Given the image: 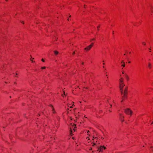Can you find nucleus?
I'll use <instances>...</instances> for the list:
<instances>
[{
	"mask_svg": "<svg viewBox=\"0 0 153 153\" xmlns=\"http://www.w3.org/2000/svg\"><path fill=\"white\" fill-rule=\"evenodd\" d=\"M125 112L127 114L131 115L133 112L129 108H127L125 110Z\"/></svg>",
	"mask_w": 153,
	"mask_h": 153,
	"instance_id": "obj_1",
	"label": "nucleus"
},
{
	"mask_svg": "<svg viewBox=\"0 0 153 153\" xmlns=\"http://www.w3.org/2000/svg\"><path fill=\"white\" fill-rule=\"evenodd\" d=\"M103 148L104 149H106V147H105L101 146L99 148H98V150L100 152H102V151Z\"/></svg>",
	"mask_w": 153,
	"mask_h": 153,
	"instance_id": "obj_2",
	"label": "nucleus"
},
{
	"mask_svg": "<svg viewBox=\"0 0 153 153\" xmlns=\"http://www.w3.org/2000/svg\"><path fill=\"white\" fill-rule=\"evenodd\" d=\"M120 116V120L122 121H123L124 120L123 119L124 118V117L123 116L122 114H119Z\"/></svg>",
	"mask_w": 153,
	"mask_h": 153,
	"instance_id": "obj_3",
	"label": "nucleus"
},
{
	"mask_svg": "<svg viewBox=\"0 0 153 153\" xmlns=\"http://www.w3.org/2000/svg\"><path fill=\"white\" fill-rule=\"evenodd\" d=\"M91 48V45H89L87 47L85 48V50H86V51H88Z\"/></svg>",
	"mask_w": 153,
	"mask_h": 153,
	"instance_id": "obj_4",
	"label": "nucleus"
},
{
	"mask_svg": "<svg viewBox=\"0 0 153 153\" xmlns=\"http://www.w3.org/2000/svg\"><path fill=\"white\" fill-rule=\"evenodd\" d=\"M127 87H126L125 88L124 91V96H125L127 93Z\"/></svg>",
	"mask_w": 153,
	"mask_h": 153,
	"instance_id": "obj_5",
	"label": "nucleus"
},
{
	"mask_svg": "<svg viewBox=\"0 0 153 153\" xmlns=\"http://www.w3.org/2000/svg\"><path fill=\"white\" fill-rule=\"evenodd\" d=\"M120 88H122L123 89V87L125 85L124 84H123V83H121L120 84Z\"/></svg>",
	"mask_w": 153,
	"mask_h": 153,
	"instance_id": "obj_6",
	"label": "nucleus"
},
{
	"mask_svg": "<svg viewBox=\"0 0 153 153\" xmlns=\"http://www.w3.org/2000/svg\"><path fill=\"white\" fill-rule=\"evenodd\" d=\"M54 54H55V55H57L58 54V53H59L58 52V51H54Z\"/></svg>",
	"mask_w": 153,
	"mask_h": 153,
	"instance_id": "obj_7",
	"label": "nucleus"
},
{
	"mask_svg": "<svg viewBox=\"0 0 153 153\" xmlns=\"http://www.w3.org/2000/svg\"><path fill=\"white\" fill-rule=\"evenodd\" d=\"M125 77H126V79L127 80H128L129 79V78L128 76L127 75H126V74L125 75Z\"/></svg>",
	"mask_w": 153,
	"mask_h": 153,
	"instance_id": "obj_8",
	"label": "nucleus"
},
{
	"mask_svg": "<svg viewBox=\"0 0 153 153\" xmlns=\"http://www.w3.org/2000/svg\"><path fill=\"white\" fill-rule=\"evenodd\" d=\"M121 63H123V64L122 65V66L123 67H124L125 66V65L124 64V63L123 62V61H122L121 62Z\"/></svg>",
	"mask_w": 153,
	"mask_h": 153,
	"instance_id": "obj_9",
	"label": "nucleus"
},
{
	"mask_svg": "<svg viewBox=\"0 0 153 153\" xmlns=\"http://www.w3.org/2000/svg\"><path fill=\"white\" fill-rule=\"evenodd\" d=\"M120 90L121 91V93H122V94H123V89H122L121 88H120Z\"/></svg>",
	"mask_w": 153,
	"mask_h": 153,
	"instance_id": "obj_10",
	"label": "nucleus"
},
{
	"mask_svg": "<svg viewBox=\"0 0 153 153\" xmlns=\"http://www.w3.org/2000/svg\"><path fill=\"white\" fill-rule=\"evenodd\" d=\"M148 67H149L150 68H151V64H150V63H148Z\"/></svg>",
	"mask_w": 153,
	"mask_h": 153,
	"instance_id": "obj_11",
	"label": "nucleus"
},
{
	"mask_svg": "<svg viewBox=\"0 0 153 153\" xmlns=\"http://www.w3.org/2000/svg\"><path fill=\"white\" fill-rule=\"evenodd\" d=\"M120 84H121V83H123V80H120Z\"/></svg>",
	"mask_w": 153,
	"mask_h": 153,
	"instance_id": "obj_12",
	"label": "nucleus"
},
{
	"mask_svg": "<svg viewBox=\"0 0 153 153\" xmlns=\"http://www.w3.org/2000/svg\"><path fill=\"white\" fill-rule=\"evenodd\" d=\"M71 130V128L70 130V133L71 135L72 134V133Z\"/></svg>",
	"mask_w": 153,
	"mask_h": 153,
	"instance_id": "obj_13",
	"label": "nucleus"
},
{
	"mask_svg": "<svg viewBox=\"0 0 153 153\" xmlns=\"http://www.w3.org/2000/svg\"><path fill=\"white\" fill-rule=\"evenodd\" d=\"M72 106H73V105H72V106H70L69 105H68V107H69L70 108H72Z\"/></svg>",
	"mask_w": 153,
	"mask_h": 153,
	"instance_id": "obj_14",
	"label": "nucleus"
},
{
	"mask_svg": "<svg viewBox=\"0 0 153 153\" xmlns=\"http://www.w3.org/2000/svg\"><path fill=\"white\" fill-rule=\"evenodd\" d=\"M93 45H94V43H92L90 45H91V47H92L93 46Z\"/></svg>",
	"mask_w": 153,
	"mask_h": 153,
	"instance_id": "obj_15",
	"label": "nucleus"
},
{
	"mask_svg": "<svg viewBox=\"0 0 153 153\" xmlns=\"http://www.w3.org/2000/svg\"><path fill=\"white\" fill-rule=\"evenodd\" d=\"M46 68L45 67H41V68L42 69H45Z\"/></svg>",
	"mask_w": 153,
	"mask_h": 153,
	"instance_id": "obj_16",
	"label": "nucleus"
},
{
	"mask_svg": "<svg viewBox=\"0 0 153 153\" xmlns=\"http://www.w3.org/2000/svg\"><path fill=\"white\" fill-rule=\"evenodd\" d=\"M75 125H74V124H73V128H75Z\"/></svg>",
	"mask_w": 153,
	"mask_h": 153,
	"instance_id": "obj_17",
	"label": "nucleus"
},
{
	"mask_svg": "<svg viewBox=\"0 0 153 153\" xmlns=\"http://www.w3.org/2000/svg\"><path fill=\"white\" fill-rule=\"evenodd\" d=\"M51 106L53 108V110H52L54 111V109L53 108V106L52 105H51Z\"/></svg>",
	"mask_w": 153,
	"mask_h": 153,
	"instance_id": "obj_18",
	"label": "nucleus"
},
{
	"mask_svg": "<svg viewBox=\"0 0 153 153\" xmlns=\"http://www.w3.org/2000/svg\"><path fill=\"white\" fill-rule=\"evenodd\" d=\"M42 61L43 62H45V61L43 59H42Z\"/></svg>",
	"mask_w": 153,
	"mask_h": 153,
	"instance_id": "obj_19",
	"label": "nucleus"
},
{
	"mask_svg": "<svg viewBox=\"0 0 153 153\" xmlns=\"http://www.w3.org/2000/svg\"><path fill=\"white\" fill-rule=\"evenodd\" d=\"M142 43L144 45H146V43H145V42H143Z\"/></svg>",
	"mask_w": 153,
	"mask_h": 153,
	"instance_id": "obj_20",
	"label": "nucleus"
},
{
	"mask_svg": "<svg viewBox=\"0 0 153 153\" xmlns=\"http://www.w3.org/2000/svg\"><path fill=\"white\" fill-rule=\"evenodd\" d=\"M120 80H123V79L122 78H121L120 79Z\"/></svg>",
	"mask_w": 153,
	"mask_h": 153,
	"instance_id": "obj_21",
	"label": "nucleus"
},
{
	"mask_svg": "<svg viewBox=\"0 0 153 153\" xmlns=\"http://www.w3.org/2000/svg\"><path fill=\"white\" fill-rule=\"evenodd\" d=\"M89 132V131H87V133L88 134Z\"/></svg>",
	"mask_w": 153,
	"mask_h": 153,
	"instance_id": "obj_22",
	"label": "nucleus"
},
{
	"mask_svg": "<svg viewBox=\"0 0 153 153\" xmlns=\"http://www.w3.org/2000/svg\"><path fill=\"white\" fill-rule=\"evenodd\" d=\"M95 39H92V40H95Z\"/></svg>",
	"mask_w": 153,
	"mask_h": 153,
	"instance_id": "obj_23",
	"label": "nucleus"
},
{
	"mask_svg": "<svg viewBox=\"0 0 153 153\" xmlns=\"http://www.w3.org/2000/svg\"><path fill=\"white\" fill-rule=\"evenodd\" d=\"M64 95H65V92L64 91Z\"/></svg>",
	"mask_w": 153,
	"mask_h": 153,
	"instance_id": "obj_24",
	"label": "nucleus"
},
{
	"mask_svg": "<svg viewBox=\"0 0 153 153\" xmlns=\"http://www.w3.org/2000/svg\"><path fill=\"white\" fill-rule=\"evenodd\" d=\"M100 27V26H98L97 27V29H98V30H99V28Z\"/></svg>",
	"mask_w": 153,
	"mask_h": 153,
	"instance_id": "obj_25",
	"label": "nucleus"
},
{
	"mask_svg": "<svg viewBox=\"0 0 153 153\" xmlns=\"http://www.w3.org/2000/svg\"><path fill=\"white\" fill-rule=\"evenodd\" d=\"M95 145V144L94 143H93V146H94V145Z\"/></svg>",
	"mask_w": 153,
	"mask_h": 153,
	"instance_id": "obj_26",
	"label": "nucleus"
},
{
	"mask_svg": "<svg viewBox=\"0 0 153 153\" xmlns=\"http://www.w3.org/2000/svg\"><path fill=\"white\" fill-rule=\"evenodd\" d=\"M53 113H55V111H53Z\"/></svg>",
	"mask_w": 153,
	"mask_h": 153,
	"instance_id": "obj_27",
	"label": "nucleus"
},
{
	"mask_svg": "<svg viewBox=\"0 0 153 153\" xmlns=\"http://www.w3.org/2000/svg\"><path fill=\"white\" fill-rule=\"evenodd\" d=\"M32 62H35V61H32Z\"/></svg>",
	"mask_w": 153,
	"mask_h": 153,
	"instance_id": "obj_28",
	"label": "nucleus"
},
{
	"mask_svg": "<svg viewBox=\"0 0 153 153\" xmlns=\"http://www.w3.org/2000/svg\"><path fill=\"white\" fill-rule=\"evenodd\" d=\"M149 50H151V48H149Z\"/></svg>",
	"mask_w": 153,
	"mask_h": 153,
	"instance_id": "obj_29",
	"label": "nucleus"
},
{
	"mask_svg": "<svg viewBox=\"0 0 153 153\" xmlns=\"http://www.w3.org/2000/svg\"><path fill=\"white\" fill-rule=\"evenodd\" d=\"M112 33H113V34L114 33V31H113Z\"/></svg>",
	"mask_w": 153,
	"mask_h": 153,
	"instance_id": "obj_30",
	"label": "nucleus"
},
{
	"mask_svg": "<svg viewBox=\"0 0 153 153\" xmlns=\"http://www.w3.org/2000/svg\"><path fill=\"white\" fill-rule=\"evenodd\" d=\"M130 62H130V61L128 62V63H130Z\"/></svg>",
	"mask_w": 153,
	"mask_h": 153,
	"instance_id": "obj_31",
	"label": "nucleus"
},
{
	"mask_svg": "<svg viewBox=\"0 0 153 153\" xmlns=\"http://www.w3.org/2000/svg\"><path fill=\"white\" fill-rule=\"evenodd\" d=\"M74 53H75V52H74L73 53V54H74Z\"/></svg>",
	"mask_w": 153,
	"mask_h": 153,
	"instance_id": "obj_32",
	"label": "nucleus"
},
{
	"mask_svg": "<svg viewBox=\"0 0 153 153\" xmlns=\"http://www.w3.org/2000/svg\"><path fill=\"white\" fill-rule=\"evenodd\" d=\"M67 110H68H68H69V109L68 108Z\"/></svg>",
	"mask_w": 153,
	"mask_h": 153,
	"instance_id": "obj_33",
	"label": "nucleus"
},
{
	"mask_svg": "<svg viewBox=\"0 0 153 153\" xmlns=\"http://www.w3.org/2000/svg\"><path fill=\"white\" fill-rule=\"evenodd\" d=\"M151 148H153V147L152 146H151Z\"/></svg>",
	"mask_w": 153,
	"mask_h": 153,
	"instance_id": "obj_34",
	"label": "nucleus"
},
{
	"mask_svg": "<svg viewBox=\"0 0 153 153\" xmlns=\"http://www.w3.org/2000/svg\"><path fill=\"white\" fill-rule=\"evenodd\" d=\"M67 20H68H68H69V19H68V18Z\"/></svg>",
	"mask_w": 153,
	"mask_h": 153,
	"instance_id": "obj_35",
	"label": "nucleus"
},
{
	"mask_svg": "<svg viewBox=\"0 0 153 153\" xmlns=\"http://www.w3.org/2000/svg\"><path fill=\"white\" fill-rule=\"evenodd\" d=\"M62 96L63 97H64L63 95V94H62Z\"/></svg>",
	"mask_w": 153,
	"mask_h": 153,
	"instance_id": "obj_36",
	"label": "nucleus"
},
{
	"mask_svg": "<svg viewBox=\"0 0 153 153\" xmlns=\"http://www.w3.org/2000/svg\"><path fill=\"white\" fill-rule=\"evenodd\" d=\"M153 123V122L152 123H151V124H152Z\"/></svg>",
	"mask_w": 153,
	"mask_h": 153,
	"instance_id": "obj_37",
	"label": "nucleus"
},
{
	"mask_svg": "<svg viewBox=\"0 0 153 153\" xmlns=\"http://www.w3.org/2000/svg\"><path fill=\"white\" fill-rule=\"evenodd\" d=\"M91 149H90V150H91Z\"/></svg>",
	"mask_w": 153,
	"mask_h": 153,
	"instance_id": "obj_38",
	"label": "nucleus"
},
{
	"mask_svg": "<svg viewBox=\"0 0 153 153\" xmlns=\"http://www.w3.org/2000/svg\"><path fill=\"white\" fill-rule=\"evenodd\" d=\"M84 7H85V5H84Z\"/></svg>",
	"mask_w": 153,
	"mask_h": 153,
	"instance_id": "obj_39",
	"label": "nucleus"
},
{
	"mask_svg": "<svg viewBox=\"0 0 153 153\" xmlns=\"http://www.w3.org/2000/svg\"><path fill=\"white\" fill-rule=\"evenodd\" d=\"M109 111H110V112H111V111H110V110H109Z\"/></svg>",
	"mask_w": 153,
	"mask_h": 153,
	"instance_id": "obj_40",
	"label": "nucleus"
},
{
	"mask_svg": "<svg viewBox=\"0 0 153 153\" xmlns=\"http://www.w3.org/2000/svg\"><path fill=\"white\" fill-rule=\"evenodd\" d=\"M32 59H34V58H32Z\"/></svg>",
	"mask_w": 153,
	"mask_h": 153,
	"instance_id": "obj_41",
	"label": "nucleus"
},
{
	"mask_svg": "<svg viewBox=\"0 0 153 153\" xmlns=\"http://www.w3.org/2000/svg\"><path fill=\"white\" fill-rule=\"evenodd\" d=\"M16 75H17V73H16Z\"/></svg>",
	"mask_w": 153,
	"mask_h": 153,
	"instance_id": "obj_42",
	"label": "nucleus"
},
{
	"mask_svg": "<svg viewBox=\"0 0 153 153\" xmlns=\"http://www.w3.org/2000/svg\"><path fill=\"white\" fill-rule=\"evenodd\" d=\"M105 64V63H103V65H104Z\"/></svg>",
	"mask_w": 153,
	"mask_h": 153,
	"instance_id": "obj_43",
	"label": "nucleus"
},
{
	"mask_svg": "<svg viewBox=\"0 0 153 153\" xmlns=\"http://www.w3.org/2000/svg\"><path fill=\"white\" fill-rule=\"evenodd\" d=\"M152 151L153 152V150H152Z\"/></svg>",
	"mask_w": 153,
	"mask_h": 153,
	"instance_id": "obj_44",
	"label": "nucleus"
}]
</instances>
